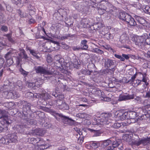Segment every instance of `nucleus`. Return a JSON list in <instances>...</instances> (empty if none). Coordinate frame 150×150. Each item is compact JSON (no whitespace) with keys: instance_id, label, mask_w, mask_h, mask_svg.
<instances>
[{"instance_id":"obj_23","label":"nucleus","mask_w":150,"mask_h":150,"mask_svg":"<svg viewBox=\"0 0 150 150\" xmlns=\"http://www.w3.org/2000/svg\"><path fill=\"white\" fill-rule=\"evenodd\" d=\"M27 4V8L28 10L29 11V13L31 12L33 14L34 13H35V12L34 11L35 8L34 6L33 5V4L29 2Z\"/></svg>"},{"instance_id":"obj_31","label":"nucleus","mask_w":150,"mask_h":150,"mask_svg":"<svg viewBox=\"0 0 150 150\" xmlns=\"http://www.w3.org/2000/svg\"><path fill=\"white\" fill-rule=\"evenodd\" d=\"M20 56L22 57L23 58L25 59H28L29 57L26 53L25 50L23 49H21L20 50Z\"/></svg>"},{"instance_id":"obj_43","label":"nucleus","mask_w":150,"mask_h":150,"mask_svg":"<svg viewBox=\"0 0 150 150\" xmlns=\"http://www.w3.org/2000/svg\"><path fill=\"white\" fill-rule=\"evenodd\" d=\"M141 74H142L143 76V78L141 81H142L144 82H146L147 81V79L146 78V72H142L139 73Z\"/></svg>"},{"instance_id":"obj_57","label":"nucleus","mask_w":150,"mask_h":150,"mask_svg":"<svg viewBox=\"0 0 150 150\" xmlns=\"http://www.w3.org/2000/svg\"><path fill=\"white\" fill-rule=\"evenodd\" d=\"M98 13L100 15L103 14L106 12V11L103 10V9L100 8L99 7H98Z\"/></svg>"},{"instance_id":"obj_58","label":"nucleus","mask_w":150,"mask_h":150,"mask_svg":"<svg viewBox=\"0 0 150 150\" xmlns=\"http://www.w3.org/2000/svg\"><path fill=\"white\" fill-rule=\"evenodd\" d=\"M83 137L82 136L81 137L80 136L78 139V142H79L80 144H81L83 142Z\"/></svg>"},{"instance_id":"obj_1","label":"nucleus","mask_w":150,"mask_h":150,"mask_svg":"<svg viewBox=\"0 0 150 150\" xmlns=\"http://www.w3.org/2000/svg\"><path fill=\"white\" fill-rule=\"evenodd\" d=\"M118 17L120 20L126 22L128 25L131 26H134L137 25L134 19L131 16L127 13H120Z\"/></svg>"},{"instance_id":"obj_30","label":"nucleus","mask_w":150,"mask_h":150,"mask_svg":"<svg viewBox=\"0 0 150 150\" xmlns=\"http://www.w3.org/2000/svg\"><path fill=\"white\" fill-rule=\"evenodd\" d=\"M137 21L141 24L143 26H144L145 23H147V22L142 17H141L140 16H137Z\"/></svg>"},{"instance_id":"obj_20","label":"nucleus","mask_w":150,"mask_h":150,"mask_svg":"<svg viewBox=\"0 0 150 150\" xmlns=\"http://www.w3.org/2000/svg\"><path fill=\"white\" fill-rule=\"evenodd\" d=\"M135 143L137 145H139L141 144H146L147 143H150V138L141 139L139 141H136Z\"/></svg>"},{"instance_id":"obj_61","label":"nucleus","mask_w":150,"mask_h":150,"mask_svg":"<svg viewBox=\"0 0 150 150\" xmlns=\"http://www.w3.org/2000/svg\"><path fill=\"white\" fill-rule=\"evenodd\" d=\"M115 67L111 69H108L107 70V72H110L112 74H113L115 70Z\"/></svg>"},{"instance_id":"obj_28","label":"nucleus","mask_w":150,"mask_h":150,"mask_svg":"<svg viewBox=\"0 0 150 150\" xmlns=\"http://www.w3.org/2000/svg\"><path fill=\"white\" fill-rule=\"evenodd\" d=\"M90 145L93 148L96 149L100 146V143L99 142L92 141L90 143Z\"/></svg>"},{"instance_id":"obj_15","label":"nucleus","mask_w":150,"mask_h":150,"mask_svg":"<svg viewBox=\"0 0 150 150\" xmlns=\"http://www.w3.org/2000/svg\"><path fill=\"white\" fill-rule=\"evenodd\" d=\"M117 116L119 117L122 120L128 119V112L123 110H121L117 114Z\"/></svg>"},{"instance_id":"obj_64","label":"nucleus","mask_w":150,"mask_h":150,"mask_svg":"<svg viewBox=\"0 0 150 150\" xmlns=\"http://www.w3.org/2000/svg\"><path fill=\"white\" fill-rule=\"evenodd\" d=\"M6 45L5 42L3 43L2 42H0V50L2 49Z\"/></svg>"},{"instance_id":"obj_5","label":"nucleus","mask_w":150,"mask_h":150,"mask_svg":"<svg viewBox=\"0 0 150 150\" xmlns=\"http://www.w3.org/2000/svg\"><path fill=\"white\" fill-rule=\"evenodd\" d=\"M88 2L84 1L79 2H74L73 5L75 9L79 12H83L86 10Z\"/></svg>"},{"instance_id":"obj_16","label":"nucleus","mask_w":150,"mask_h":150,"mask_svg":"<svg viewBox=\"0 0 150 150\" xmlns=\"http://www.w3.org/2000/svg\"><path fill=\"white\" fill-rule=\"evenodd\" d=\"M136 74H134V75L131 77V79L129 80L127 82H125V83H128L130 82V84H134V86H137L140 84L141 81L134 80L136 77Z\"/></svg>"},{"instance_id":"obj_3","label":"nucleus","mask_w":150,"mask_h":150,"mask_svg":"<svg viewBox=\"0 0 150 150\" xmlns=\"http://www.w3.org/2000/svg\"><path fill=\"white\" fill-rule=\"evenodd\" d=\"M6 112L5 110H0V114L2 115L3 117L2 121L0 122V132H1L7 125H8L12 123V121L10 119V118L7 116H6Z\"/></svg>"},{"instance_id":"obj_29","label":"nucleus","mask_w":150,"mask_h":150,"mask_svg":"<svg viewBox=\"0 0 150 150\" xmlns=\"http://www.w3.org/2000/svg\"><path fill=\"white\" fill-rule=\"evenodd\" d=\"M137 117V112L135 111H130L128 112V117L130 119H134Z\"/></svg>"},{"instance_id":"obj_60","label":"nucleus","mask_w":150,"mask_h":150,"mask_svg":"<svg viewBox=\"0 0 150 150\" xmlns=\"http://www.w3.org/2000/svg\"><path fill=\"white\" fill-rule=\"evenodd\" d=\"M4 62V59L0 57V69H1L3 66V64Z\"/></svg>"},{"instance_id":"obj_54","label":"nucleus","mask_w":150,"mask_h":150,"mask_svg":"<svg viewBox=\"0 0 150 150\" xmlns=\"http://www.w3.org/2000/svg\"><path fill=\"white\" fill-rule=\"evenodd\" d=\"M144 11L146 13H147L150 15V7L149 6H146L144 8Z\"/></svg>"},{"instance_id":"obj_17","label":"nucleus","mask_w":150,"mask_h":150,"mask_svg":"<svg viewBox=\"0 0 150 150\" xmlns=\"http://www.w3.org/2000/svg\"><path fill=\"white\" fill-rule=\"evenodd\" d=\"M88 130L93 134V137H96L99 136L101 135V134L103 133L102 130H96L88 128Z\"/></svg>"},{"instance_id":"obj_22","label":"nucleus","mask_w":150,"mask_h":150,"mask_svg":"<svg viewBox=\"0 0 150 150\" xmlns=\"http://www.w3.org/2000/svg\"><path fill=\"white\" fill-rule=\"evenodd\" d=\"M14 50L11 49L5 55L4 57L6 60L8 59H11V57L13 54L14 53Z\"/></svg>"},{"instance_id":"obj_24","label":"nucleus","mask_w":150,"mask_h":150,"mask_svg":"<svg viewBox=\"0 0 150 150\" xmlns=\"http://www.w3.org/2000/svg\"><path fill=\"white\" fill-rule=\"evenodd\" d=\"M114 65V62L112 60L110 59H107L105 60V67L108 68Z\"/></svg>"},{"instance_id":"obj_48","label":"nucleus","mask_w":150,"mask_h":150,"mask_svg":"<svg viewBox=\"0 0 150 150\" xmlns=\"http://www.w3.org/2000/svg\"><path fill=\"white\" fill-rule=\"evenodd\" d=\"M114 56L117 58L120 59L122 61H125V59L122 57V55L121 56L116 54H114Z\"/></svg>"},{"instance_id":"obj_56","label":"nucleus","mask_w":150,"mask_h":150,"mask_svg":"<svg viewBox=\"0 0 150 150\" xmlns=\"http://www.w3.org/2000/svg\"><path fill=\"white\" fill-rule=\"evenodd\" d=\"M104 35L108 39H110L112 38V35L110 32H108L106 34H105Z\"/></svg>"},{"instance_id":"obj_27","label":"nucleus","mask_w":150,"mask_h":150,"mask_svg":"<svg viewBox=\"0 0 150 150\" xmlns=\"http://www.w3.org/2000/svg\"><path fill=\"white\" fill-rule=\"evenodd\" d=\"M108 14H110L116 17L118 15V11L117 9H114L112 10V9L109 8L107 11V13Z\"/></svg>"},{"instance_id":"obj_47","label":"nucleus","mask_w":150,"mask_h":150,"mask_svg":"<svg viewBox=\"0 0 150 150\" xmlns=\"http://www.w3.org/2000/svg\"><path fill=\"white\" fill-rule=\"evenodd\" d=\"M6 63L8 66H10L13 63V61L12 59H6Z\"/></svg>"},{"instance_id":"obj_55","label":"nucleus","mask_w":150,"mask_h":150,"mask_svg":"<svg viewBox=\"0 0 150 150\" xmlns=\"http://www.w3.org/2000/svg\"><path fill=\"white\" fill-rule=\"evenodd\" d=\"M27 86L29 88H32L35 85V83H34L29 82L27 83Z\"/></svg>"},{"instance_id":"obj_52","label":"nucleus","mask_w":150,"mask_h":150,"mask_svg":"<svg viewBox=\"0 0 150 150\" xmlns=\"http://www.w3.org/2000/svg\"><path fill=\"white\" fill-rule=\"evenodd\" d=\"M56 105L57 106L60 107L63 103V101L61 99H58L56 100Z\"/></svg>"},{"instance_id":"obj_42","label":"nucleus","mask_w":150,"mask_h":150,"mask_svg":"<svg viewBox=\"0 0 150 150\" xmlns=\"http://www.w3.org/2000/svg\"><path fill=\"white\" fill-rule=\"evenodd\" d=\"M36 95H35L33 94V93L31 92H28L27 93V95L30 96V97L33 96L34 98H39V97H40L41 95L40 94H36Z\"/></svg>"},{"instance_id":"obj_44","label":"nucleus","mask_w":150,"mask_h":150,"mask_svg":"<svg viewBox=\"0 0 150 150\" xmlns=\"http://www.w3.org/2000/svg\"><path fill=\"white\" fill-rule=\"evenodd\" d=\"M88 23V21L87 19H84L82 20L81 24L83 25V28L87 27Z\"/></svg>"},{"instance_id":"obj_12","label":"nucleus","mask_w":150,"mask_h":150,"mask_svg":"<svg viewBox=\"0 0 150 150\" xmlns=\"http://www.w3.org/2000/svg\"><path fill=\"white\" fill-rule=\"evenodd\" d=\"M112 120L109 119V115H108V119L106 120V127H113L115 128H118L121 126V123H115L113 124L112 122Z\"/></svg>"},{"instance_id":"obj_41","label":"nucleus","mask_w":150,"mask_h":150,"mask_svg":"<svg viewBox=\"0 0 150 150\" xmlns=\"http://www.w3.org/2000/svg\"><path fill=\"white\" fill-rule=\"evenodd\" d=\"M87 115L85 113H79L76 115V116L80 118H85Z\"/></svg>"},{"instance_id":"obj_32","label":"nucleus","mask_w":150,"mask_h":150,"mask_svg":"<svg viewBox=\"0 0 150 150\" xmlns=\"http://www.w3.org/2000/svg\"><path fill=\"white\" fill-rule=\"evenodd\" d=\"M113 141H112L111 140L108 139L105 140L103 142L102 144L101 145V146L103 148H105L107 146L109 145V144L112 143Z\"/></svg>"},{"instance_id":"obj_33","label":"nucleus","mask_w":150,"mask_h":150,"mask_svg":"<svg viewBox=\"0 0 150 150\" xmlns=\"http://www.w3.org/2000/svg\"><path fill=\"white\" fill-rule=\"evenodd\" d=\"M34 133L37 135L42 136L43 135L42 130L40 128H38L34 130Z\"/></svg>"},{"instance_id":"obj_14","label":"nucleus","mask_w":150,"mask_h":150,"mask_svg":"<svg viewBox=\"0 0 150 150\" xmlns=\"http://www.w3.org/2000/svg\"><path fill=\"white\" fill-rule=\"evenodd\" d=\"M142 110L144 114H142V115L141 116V118L143 119L142 117L144 118L147 117L149 116V114L150 113V106H145L143 107Z\"/></svg>"},{"instance_id":"obj_11","label":"nucleus","mask_w":150,"mask_h":150,"mask_svg":"<svg viewBox=\"0 0 150 150\" xmlns=\"http://www.w3.org/2000/svg\"><path fill=\"white\" fill-rule=\"evenodd\" d=\"M112 6L110 3L106 1L105 0L100 3L99 5L100 8L103 9V10L106 11L107 13L108 10L110 8H111Z\"/></svg>"},{"instance_id":"obj_26","label":"nucleus","mask_w":150,"mask_h":150,"mask_svg":"<svg viewBox=\"0 0 150 150\" xmlns=\"http://www.w3.org/2000/svg\"><path fill=\"white\" fill-rule=\"evenodd\" d=\"M129 38L128 35L126 33H124L122 34L120 37V41L122 43H124L125 41Z\"/></svg>"},{"instance_id":"obj_21","label":"nucleus","mask_w":150,"mask_h":150,"mask_svg":"<svg viewBox=\"0 0 150 150\" xmlns=\"http://www.w3.org/2000/svg\"><path fill=\"white\" fill-rule=\"evenodd\" d=\"M88 41L86 40H81V45L82 47V50H87L88 48V46L87 45Z\"/></svg>"},{"instance_id":"obj_50","label":"nucleus","mask_w":150,"mask_h":150,"mask_svg":"<svg viewBox=\"0 0 150 150\" xmlns=\"http://www.w3.org/2000/svg\"><path fill=\"white\" fill-rule=\"evenodd\" d=\"M73 64L74 67L77 68L79 67L78 66L79 65V64L77 59H74Z\"/></svg>"},{"instance_id":"obj_25","label":"nucleus","mask_w":150,"mask_h":150,"mask_svg":"<svg viewBox=\"0 0 150 150\" xmlns=\"http://www.w3.org/2000/svg\"><path fill=\"white\" fill-rule=\"evenodd\" d=\"M15 130L18 132H23L24 130V126L23 125H17L15 127Z\"/></svg>"},{"instance_id":"obj_63","label":"nucleus","mask_w":150,"mask_h":150,"mask_svg":"<svg viewBox=\"0 0 150 150\" xmlns=\"http://www.w3.org/2000/svg\"><path fill=\"white\" fill-rule=\"evenodd\" d=\"M104 0H91V1L93 3L95 4H98V3H101Z\"/></svg>"},{"instance_id":"obj_39","label":"nucleus","mask_w":150,"mask_h":150,"mask_svg":"<svg viewBox=\"0 0 150 150\" xmlns=\"http://www.w3.org/2000/svg\"><path fill=\"white\" fill-rule=\"evenodd\" d=\"M7 38L8 40L11 42L14 43H15V41L12 38L11 35L10 34H7L4 35Z\"/></svg>"},{"instance_id":"obj_59","label":"nucleus","mask_w":150,"mask_h":150,"mask_svg":"<svg viewBox=\"0 0 150 150\" xmlns=\"http://www.w3.org/2000/svg\"><path fill=\"white\" fill-rule=\"evenodd\" d=\"M52 61V57L50 56V55H48L47 57V61L48 62H51Z\"/></svg>"},{"instance_id":"obj_18","label":"nucleus","mask_w":150,"mask_h":150,"mask_svg":"<svg viewBox=\"0 0 150 150\" xmlns=\"http://www.w3.org/2000/svg\"><path fill=\"white\" fill-rule=\"evenodd\" d=\"M134 98V94H132L131 95L128 94L127 95H124L120 97L118 100L120 101L126 100L131 99H133Z\"/></svg>"},{"instance_id":"obj_35","label":"nucleus","mask_w":150,"mask_h":150,"mask_svg":"<svg viewBox=\"0 0 150 150\" xmlns=\"http://www.w3.org/2000/svg\"><path fill=\"white\" fill-rule=\"evenodd\" d=\"M75 36L74 34L71 35V34H65L64 36H61L60 38V39L63 40L64 39H67L69 37H74Z\"/></svg>"},{"instance_id":"obj_38","label":"nucleus","mask_w":150,"mask_h":150,"mask_svg":"<svg viewBox=\"0 0 150 150\" xmlns=\"http://www.w3.org/2000/svg\"><path fill=\"white\" fill-rule=\"evenodd\" d=\"M37 145L40 150H43L46 149L48 147V146L47 144H38Z\"/></svg>"},{"instance_id":"obj_45","label":"nucleus","mask_w":150,"mask_h":150,"mask_svg":"<svg viewBox=\"0 0 150 150\" xmlns=\"http://www.w3.org/2000/svg\"><path fill=\"white\" fill-rule=\"evenodd\" d=\"M92 52H93L98 53L100 54H102L103 53V52L102 50L97 48H93L92 50Z\"/></svg>"},{"instance_id":"obj_36","label":"nucleus","mask_w":150,"mask_h":150,"mask_svg":"<svg viewBox=\"0 0 150 150\" xmlns=\"http://www.w3.org/2000/svg\"><path fill=\"white\" fill-rule=\"evenodd\" d=\"M131 137L132 136L130 134H125L123 137V139L127 142H129L130 141Z\"/></svg>"},{"instance_id":"obj_37","label":"nucleus","mask_w":150,"mask_h":150,"mask_svg":"<svg viewBox=\"0 0 150 150\" xmlns=\"http://www.w3.org/2000/svg\"><path fill=\"white\" fill-rule=\"evenodd\" d=\"M59 108L63 110H68L69 109V106L68 105L65 103H62V104L60 107Z\"/></svg>"},{"instance_id":"obj_34","label":"nucleus","mask_w":150,"mask_h":150,"mask_svg":"<svg viewBox=\"0 0 150 150\" xmlns=\"http://www.w3.org/2000/svg\"><path fill=\"white\" fill-rule=\"evenodd\" d=\"M3 89L4 91V92L5 93H6L8 91H10L11 88L10 85H4L3 86Z\"/></svg>"},{"instance_id":"obj_62","label":"nucleus","mask_w":150,"mask_h":150,"mask_svg":"<svg viewBox=\"0 0 150 150\" xmlns=\"http://www.w3.org/2000/svg\"><path fill=\"white\" fill-rule=\"evenodd\" d=\"M1 30L4 32H6L8 30V27L6 26L3 25L2 26L1 28Z\"/></svg>"},{"instance_id":"obj_8","label":"nucleus","mask_w":150,"mask_h":150,"mask_svg":"<svg viewBox=\"0 0 150 150\" xmlns=\"http://www.w3.org/2000/svg\"><path fill=\"white\" fill-rule=\"evenodd\" d=\"M112 145L113 148H116V150H124L125 149L121 139H117L113 141Z\"/></svg>"},{"instance_id":"obj_4","label":"nucleus","mask_w":150,"mask_h":150,"mask_svg":"<svg viewBox=\"0 0 150 150\" xmlns=\"http://www.w3.org/2000/svg\"><path fill=\"white\" fill-rule=\"evenodd\" d=\"M2 141V143L5 144H6L10 143H15L17 142V136L16 133H13L11 134H8L4 138H2L1 141Z\"/></svg>"},{"instance_id":"obj_53","label":"nucleus","mask_w":150,"mask_h":150,"mask_svg":"<svg viewBox=\"0 0 150 150\" xmlns=\"http://www.w3.org/2000/svg\"><path fill=\"white\" fill-rule=\"evenodd\" d=\"M20 71L21 74L25 76H26L28 74V72L25 71L22 68H21Z\"/></svg>"},{"instance_id":"obj_51","label":"nucleus","mask_w":150,"mask_h":150,"mask_svg":"<svg viewBox=\"0 0 150 150\" xmlns=\"http://www.w3.org/2000/svg\"><path fill=\"white\" fill-rule=\"evenodd\" d=\"M16 12L18 13L21 17L23 18L24 17V13L21 10L18 9L17 10Z\"/></svg>"},{"instance_id":"obj_2","label":"nucleus","mask_w":150,"mask_h":150,"mask_svg":"<svg viewBox=\"0 0 150 150\" xmlns=\"http://www.w3.org/2000/svg\"><path fill=\"white\" fill-rule=\"evenodd\" d=\"M31 112H34V110L31 109V105L28 103H26L23 105V117L24 120L27 121H30L33 122L31 120Z\"/></svg>"},{"instance_id":"obj_40","label":"nucleus","mask_w":150,"mask_h":150,"mask_svg":"<svg viewBox=\"0 0 150 150\" xmlns=\"http://www.w3.org/2000/svg\"><path fill=\"white\" fill-rule=\"evenodd\" d=\"M91 71L87 69H84L81 71V74L86 75H91Z\"/></svg>"},{"instance_id":"obj_7","label":"nucleus","mask_w":150,"mask_h":150,"mask_svg":"<svg viewBox=\"0 0 150 150\" xmlns=\"http://www.w3.org/2000/svg\"><path fill=\"white\" fill-rule=\"evenodd\" d=\"M108 115L107 114H105L101 116L100 119H94L93 120L92 125H105L106 126V120L108 119Z\"/></svg>"},{"instance_id":"obj_13","label":"nucleus","mask_w":150,"mask_h":150,"mask_svg":"<svg viewBox=\"0 0 150 150\" xmlns=\"http://www.w3.org/2000/svg\"><path fill=\"white\" fill-rule=\"evenodd\" d=\"M54 71L53 72L52 74L51 75L55 76V80L57 82H60L61 81L60 80H64V76L63 75L61 74L60 72L56 70H54Z\"/></svg>"},{"instance_id":"obj_46","label":"nucleus","mask_w":150,"mask_h":150,"mask_svg":"<svg viewBox=\"0 0 150 150\" xmlns=\"http://www.w3.org/2000/svg\"><path fill=\"white\" fill-rule=\"evenodd\" d=\"M6 94L7 95V98L9 99H13V92H11L8 91Z\"/></svg>"},{"instance_id":"obj_10","label":"nucleus","mask_w":150,"mask_h":150,"mask_svg":"<svg viewBox=\"0 0 150 150\" xmlns=\"http://www.w3.org/2000/svg\"><path fill=\"white\" fill-rule=\"evenodd\" d=\"M59 116L62 118V120L64 124L71 126L75 124V121L71 118L64 116L62 115H59Z\"/></svg>"},{"instance_id":"obj_9","label":"nucleus","mask_w":150,"mask_h":150,"mask_svg":"<svg viewBox=\"0 0 150 150\" xmlns=\"http://www.w3.org/2000/svg\"><path fill=\"white\" fill-rule=\"evenodd\" d=\"M145 41V44L150 45V38H148L146 39L143 37H141L140 38L135 39L134 42L135 44L139 46H141V44L143 43V42Z\"/></svg>"},{"instance_id":"obj_6","label":"nucleus","mask_w":150,"mask_h":150,"mask_svg":"<svg viewBox=\"0 0 150 150\" xmlns=\"http://www.w3.org/2000/svg\"><path fill=\"white\" fill-rule=\"evenodd\" d=\"M34 69L36 73L41 74L51 75L52 74L53 72L54 71V69L52 68L50 70H50H48L45 68L40 66L35 67Z\"/></svg>"},{"instance_id":"obj_19","label":"nucleus","mask_w":150,"mask_h":150,"mask_svg":"<svg viewBox=\"0 0 150 150\" xmlns=\"http://www.w3.org/2000/svg\"><path fill=\"white\" fill-rule=\"evenodd\" d=\"M28 142L33 144H35L36 143H39L40 142H43L41 140V139L39 138H29L28 139Z\"/></svg>"},{"instance_id":"obj_49","label":"nucleus","mask_w":150,"mask_h":150,"mask_svg":"<svg viewBox=\"0 0 150 150\" xmlns=\"http://www.w3.org/2000/svg\"><path fill=\"white\" fill-rule=\"evenodd\" d=\"M20 96V94L16 92H13V99H16Z\"/></svg>"}]
</instances>
